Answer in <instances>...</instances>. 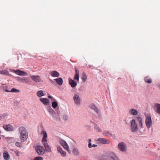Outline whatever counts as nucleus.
<instances>
[{
    "instance_id": "f257e3e1",
    "label": "nucleus",
    "mask_w": 160,
    "mask_h": 160,
    "mask_svg": "<svg viewBox=\"0 0 160 160\" xmlns=\"http://www.w3.org/2000/svg\"><path fill=\"white\" fill-rule=\"evenodd\" d=\"M138 123H139L138 126L139 127L141 128L142 127V119L141 117H137L135 120L132 119V120L131 123V128L132 132H136L138 130Z\"/></svg>"
},
{
    "instance_id": "f03ea898",
    "label": "nucleus",
    "mask_w": 160,
    "mask_h": 160,
    "mask_svg": "<svg viewBox=\"0 0 160 160\" xmlns=\"http://www.w3.org/2000/svg\"><path fill=\"white\" fill-rule=\"evenodd\" d=\"M18 130L20 133V138L21 141L23 142L26 141L28 138V133L25 128L21 126L19 128Z\"/></svg>"
},
{
    "instance_id": "7ed1b4c3",
    "label": "nucleus",
    "mask_w": 160,
    "mask_h": 160,
    "mask_svg": "<svg viewBox=\"0 0 160 160\" xmlns=\"http://www.w3.org/2000/svg\"><path fill=\"white\" fill-rule=\"evenodd\" d=\"M41 133L43 135V137L42 138V141L44 143L43 145L45 150L48 152L50 151L51 150V147L49 146L48 143H47V133L45 131L42 130V131Z\"/></svg>"
},
{
    "instance_id": "20e7f679",
    "label": "nucleus",
    "mask_w": 160,
    "mask_h": 160,
    "mask_svg": "<svg viewBox=\"0 0 160 160\" xmlns=\"http://www.w3.org/2000/svg\"><path fill=\"white\" fill-rule=\"evenodd\" d=\"M152 123L150 115L149 114H147L146 115L145 124L148 128H149L152 125Z\"/></svg>"
},
{
    "instance_id": "39448f33",
    "label": "nucleus",
    "mask_w": 160,
    "mask_h": 160,
    "mask_svg": "<svg viewBox=\"0 0 160 160\" xmlns=\"http://www.w3.org/2000/svg\"><path fill=\"white\" fill-rule=\"evenodd\" d=\"M35 149L38 155H42L44 153L45 150L43 147L41 146H36Z\"/></svg>"
},
{
    "instance_id": "423d86ee",
    "label": "nucleus",
    "mask_w": 160,
    "mask_h": 160,
    "mask_svg": "<svg viewBox=\"0 0 160 160\" xmlns=\"http://www.w3.org/2000/svg\"><path fill=\"white\" fill-rule=\"evenodd\" d=\"M118 149L122 152H126L127 150V146L123 142H121L118 144Z\"/></svg>"
},
{
    "instance_id": "0eeeda50",
    "label": "nucleus",
    "mask_w": 160,
    "mask_h": 160,
    "mask_svg": "<svg viewBox=\"0 0 160 160\" xmlns=\"http://www.w3.org/2000/svg\"><path fill=\"white\" fill-rule=\"evenodd\" d=\"M96 141L97 143L102 144H109L110 143V141L109 140L103 138H98Z\"/></svg>"
},
{
    "instance_id": "6e6552de",
    "label": "nucleus",
    "mask_w": 160,
    "mask_h": 160,
    "mask_svg": "<svg viewBox=\"0 0 160 160\" xmlns=\"http://www.w3.org/2000/svg\"><path fill=\"white\" fill-rule=\"evenodd\" d=\"M59 142L61 145L62 146L63 148L66 150L69 154H70L71 152L68 146V145L66 142L62 140H59Z\"/></svg>"
},
{
    "instance_id": "1a4fd4ad",
    "label": "nucleus",
    "mask_w": 160,
    "mask_h": 160,
    "mask_svg": "<svg viewBox=\"0 0 160 160\" xmlns=\"http://www.w3.org/2000/svg\"><path fill=\"white\" fill-rule=\"evenodd\" d=\"M13 71L15 73L19 76H25L27 75V72L19 69H18L16 70H13Z\"/></svg>"
},
{
    "instance_id": "9d476101",
    "label": "nucleus",
    "mask_w": 160,
    "mask_h": 160,
    "mask_svg": "<svg viewBox=\"0 0 160 160\" xmlns=\"http://www.w3.org/2000/svg\"><path fill=\"white\" fill-rule=\"evenodd\" d=\"M108 160H119L118 158L114 153L109 154L108 157Z\"/></svg>"
},
{
    "instance_id": "9b49d317",
    "label": "nucleus",
    "mask_w": 160,
    "mask_h": 160,
    "mask_svg": "<svg viewBox=\"0 0 160 160\" xmlns=\"http://www.w3.org/2000/svg\"><path fill=\"white\" fill-rule=\"evenodd\" d=\"M73 100L75 103L78 105L80 104V99L78 95L75 94L74 95L73 97Z\"/></svg>"
},
{
    "instance_id": "f8f14e48",
    "label": "nucleus",
    "mask_w": 160,
    "mask_h": 160,
    "mask_svg": "<svg viewBox=\"0 0 160 160\" xmlns=\"http://www.w3.org/2000/svg\"><path fill=\"white\" fill-rule=\"evenodd\" d=\"M18 81L20 82L28 83L29 78L27 77H18Z\"/></svg>"
},
{
    "instance_id": "ddd939ff",
    "label": "nucleus",
    "mask_w": 160,
    "mask_h": 160,
    "mask_svg": "<svg viewBox=\"0 0 160 160\" xmlns=\"http://www.w3.org/2000/svg\"><path fill=\"white\" fill-rule=\"evenodd\" d=\"M31 78L34 82H39L41 81V77L38 75H32L30 76Z\"/></svg>"
},
{
    "instance_id": "4468645a",
    "label": "nucleus",
    "mask_w": 160,
    "mask_h": 160,
    "mask_svg": "<svg viewBox=\"0 0 160 160\" xmlns=\"http://www.w3.org/2000/svg\"><path fill=\"white\" fill-rule=\"evenodd\" d=\"M3 128L5 130L9 131H12L13 129V127L10 125H4L3 126Z\"/></svg>"
},
{
    "instance_id": "2eb2a0df",
    "label": "nucleus",
    "mask_w": 160,
    "mask_h": 160,
    "mask_svg": "<svg viewBox=\"0 0 160 160\" xmlns=\"http://www.w3.org/2000/svg\"><path fill=\"white\" fill-rule=\"evenodd\" d=\"M57 149L58 151L60 152L62 157H64L66 156V152L65 151H63L62 148L60 147H58Z\"/></svg>"
},
{
    "instance_id": "dca6fc26",
    "label": "nucleus",
    "mask_w": 160,
    "mask_h": 160,
    "mask_svg": "<svg viewBox=\"0 0 160 160\" xmlns=\"http://www.w3.org/2000/svg\"><path fill=\"white\" fill-rule=\"evenodd\" d=\"M40 100L45 105H48L50 104L49 100L46 98H41L40 99Z\"/></svg>"
},
{
    "instance_id": "f3484780",
    "label": "nucleus",
    "mask_w": 160,
    "mask_h": 160,
    "mask_svg": "<svg viewBox=\"0 0 160 160\" xmlns=\"http://www.w3.org/2000/svg\"><path fill=\"white\" fill-rule=\"evenodd\" d=\"M75 74L74 77V80H76L78 82L79 78V72L76 68L75 69Z\"/></svg>"
},
{
    "instance_id": "a211bd4d",
    "label": "nucleus",
    "mask_w": 160,
    "mask_h": 160,
    "mask_svg": "<svg viewBox=\"0 0 160 160\" xmlns=\"http://www.w3.org/2000/svg\"><path fill=\"white\" fill-rule=\"evenodd\" d=\"M69 83L71 85V87L74 88L76 87L77 85V83L74 80L70 79L69 80Z\"/></svg>"
},
{
    "instance_id": "6ab92c4d",
    "label": "nucleus",
    "mask_w": 160,
    "mask_h": 160,
    "mask_svg": "<svg viewBox=\"0 0 160 160\" xmlns=\"http://www.w3.org/2000/svg\"><path fill=\"white\" fill-rule=\"evenodd\" d=\"M137 110L133 108H132L130 109L129 111V113L131 115L133 116H135L138 114Z\"/></svg>"
},
{
    "instance_id": "aec40b11",
    "label": "nucleus",
    "mask_w": 160,
    "mask_h": 160,
    "mask_svg": "<svg viewBox=\"0 0 160 160\" xmlns=\"http://www.w3.org/2000/svg\"><path fill=\"white\" fill-rule=\"evenodd\" d=\"M50 74L53 77H58L59 76V74L56 71H53L51 72Z\"/></svg>"
},
{
    "instance_id": "412c9836",
    "label": "nucleus",
    "mask_w": 160,
    "mask_h": 160,
    "mask_svg": "<svg viewBox=\"0 0 160 160\" xmlns=\"http://www.w3.org/2000/svg\"><path fill=\"white\" fill-rule=\"evenodd\" d=\"M54 80L57 83L60 85H61L63 83L62 79L61 78H56L54 79Z\"/></svg>"
},
{
    "instance_id": "4be33fe9",
    "label": "nucleus",
    "mask_w": 160,
    "mask_h": 160,
    "mask_svg": "<svg viewBox=\"0 0 160 160\" xmlns=\"http://www.w3.org/2000/svg\"><path fill=\"white\" fill-rule=\"evenodd\" d=\"M3 157L6 160H8L10 157L8 153L6 151L4 152L3 153Z\"/></svg>"
},
{
    "instance_id": "5701e85b",
    "label": "nucleus",
    "mask_w": 160,
    "mask_h": 160,
    "mask_svg": "<svg viewBox=\"0 0 160 160\" xmlns=\"http://www.w3.org/2000/svg\"><path fill=\"white\" fill-rule=\"evenodd\" d=\"M90 108L92 109L93 110L97 113H98V108L95 106L93 104H91L90 106Z\"/></svg>"
},
{
    "instance_id": "b1692460",
    "label": "nucleus",
    "mask_w": 160,
    "mask_h": 160,
    "mask_svg": "<svg viewBox=\"0 0 160 160\" xmlns=\"http://www.w3.org/2000/svg\"><path fill=\"white\" fill-rule=\"evenodd\" d=\"M72 152L74 155L78 156L79 155V152L77 148H74Z\"/></svg>"
},
{
    "instance_id": "393cba45",
    "label": "nucleus",
    "mask_w": 160,
    "mask_h": 160,
    "mask_svg": "<svg viewBox=\"0 0 160 160\" xmlns=\"http://www.w3.org/2000/svg\"><path fill=\"white\" fill-rule=\"evenodd\" d=\"M155 111L157 113L160 114V104H157L155 105Z\"/></svg>"
},
{
    "instance_id": "a878e982",
    "label": "nucleus",
    "mask_w": 160,
    "mask_h": 160,
    "mask_svg": "<svg viewBox=\"0 0 160 160\" xmlns=\"http://www.w3.org/2000/svg\"><path fill=\"white\" fill-rule=\"evenodd\" d=\"M81 79L82 80V82H85L87 80V78L86 74L85 73H83L82 74Z\"/></svg>"
},
{
    "instance_id": "bb28decb",
    "label": "nucleus",
    "mask_w": 160,
    "mask_h": 160,
    "mask_svg": "<svg viewBox=\"0 0 160 160\" xmlns=\"http://www.w3.org/2000/svg\"><path fill=\"white\" fill-rule=\"evenodd\" d=\"M144 81L148 83H150L152 82V80L148 76L145 77L144 79Z\"/></svg>"
},
{
    "instance_id": "cd10ccee",
    "label": "nucleus",
    "mask_w": 160,
    "mask_h": 160,
    "mask_svg": "<svg viewBox=\"0 0 160 160\" xmlns=\"http://www.w3.org/2000/svg\"><path fill=\"white\" fill-rule=\"evenodd\" d=\"M0 74L7 75L9 74V72L6 70H0Z\"/></svg>"
},
{
    "instance_id": "c85d7f7f",
    "label": "nucleus",
    "mask_w": 160,
    "mask_h": 160,
    "mask_svg": "<svg viewBox=\"0 0 160 160\" xmlns=\"http://www.w3.org/2000/svg\"><path fill=\"white\" fill-rule=\"evenodd\" d=\"M37 95L39 97H41L44 95L43 93V91L42 90H40L38 91L37 93Z\"/></svg>"
},
{
    "instance_id": "c756f323",
    "label": "nucleus",
    "mask_w": 160,
    "mask_h": 160,
    "mask_svg": "<svg viewBox=\"0 0 160 160\" xmlns=\"http://www.w3.org/2000/svg\"><path fill=\"white\" fill-rule=\"evenodd\" d=\"M48 110L50 114H54L55 113V112L50 107L48 108Z\"/></svg>"
},
{
    "instance_id": "7c9ffc66",
    "label": "nucleus",
    "mask_w": 160,
    "mask_h": 160,
    "mask_svg": "<svg viewBox=\"0 0 160 160\" xmlns=\"http://www.w3.org/2000/svg\"><path fill=\"white\" fill-rule=\"evenodd\" d=\"M58 105V103L54 101L52 102V106L53 108H56L57 107Z\"/></svg>"
},
{
    "instance_id": "2f4dec72",
    "label": "nucleus",
    "mask_w": 160,
    "mask_h": 160,
    "mask_svg": "<svg viewBox=\"0 0 160 160\" xmlns=\"http://www.w3.org/2000/svg\"><path fill=\"white\" fill-rule=\"evenodd\" d=\"M94 128L98 132H101V129L97 125H96L94 126Z\"/></svg>"
},
{
    "instance_id": "473e14b6",
    "label": "nucleus",
    "mask_w": 160,
    "mask_h": 160,
    "mask_svg": "<svg viewBox=\"0 0 160 160\" xmlns=\"http://www.w3.org/2000/svg\"><path fill=\"white\" fill-rule=\"evenodd\" d=\"M8 115L5 113L0 115V120L4 119Z\"/></svg>"
},
{
    "instance_id": "72a5a7b5",
    "label": "nucleus",
    "mask_w": 160,
    "mask_h": 160,
    "mask_svg": "<svg viewBox=\"0 0 160 160\" xmlns=\"http://www.w3.org/2000/svg\"><path fill=\"white\" fill-rule=\"evenodd\" d=\"M15 145L18 147L21 148L22 146V145L21 144V143L18 142H16L15 143Z\"/></svg>"
},
{
    "instance_id": "f704fd0d",
    "label": "nucleus",
    "mask_w": 160,
    "mask_h": 160,
    "mask_svg": "<svg viewBox=\"0 0 160 160\" xmlns=\"http://www.w3.org/2000/svg\"><path fill=\"white\" fill-rule=\"evenodd\" d=\"M34 160H43V158L40 157H38L34 158Z\"/></svg>"
},
{
    "instance_id": "c9c22d12",
    "label": "nucleus",
    "mask_w": 160,
    "mask_h": 160,
    "mask_svg": "<svg viewBox=\"0 0 160 160\" xmlns=\"http://www.w3.org/2000/svg\"><path fill=\"white\" fill-rule=\"evenodd\" d=\"M19 91V90L16 89L14 88H12L11 91V92H18Z\"/></svg>"
},
{
    "instance_id": "e433bc0d",
    "label": "nucleus",
    "mask_w": 160,
    "mask_h": 160,
    "mask_svg": "<svg viewBox=\"0 0 160 160\" xmlns=\"http://www.w3.org/2000/svg\"><path fill=\"white\" fill-rule=\"evenodd\" d=\"M14 152L17 156H19L20 152L19 151H14Z\"/></svg>"
},
{
    "instance_id": "4c0bfd02",
    "label": "nucleus",
    "mask_w": 160,
    "mask_h": 160,
    "mask_svg": "<svg viewBox=\"0 0 160 160\" xmlns=\"http://www.w3.org/2000/svg\"><path fill=\"white\" fill-rule=\"evenodd\" d=\"M91 139H89V144H88V147L90 148H92V143H91Z\"/></svg>"
},
{
    "instance_id": "58836bf2",
    "label": "nucleus",
    "mask_w": 160,
    "mask_h": 160,
    "mask_svg": "<svg viewBox=\"0 0 160 160\" xmlns=\"http://www.w3.org/2000/svg\"><path fill=\"white\" fill-rule=\"evenodd\" d=\"M63 119L65 120H68V117L66 115H64L63 116Z\"/></svg>"
},
{
    "instance_id": "ea45409f",
    "label": "nucleus",
    "mask_w": 160,
    "mask_h": 160,
    "mask_svg": "<svg viewBox=\"0 0 160 160\" xmlns=\"http://www.w3.org/2000/svg\"><path fill=\"white\" fill-rule=\"evenodd\" d=\"M48 98H51L52 99V100H55V99L53 98H52V97H51V96L50 95H49L48 96Z\"/></svg>"
},
{
    "instance_id": "a19ab883",
    "label": "nucleus",
    "mask_w": 160,
    "mask_h": 160,
    "mask_svg": "<svg viewBox=\"0 0 160 160\" xmlns=\"http://www.w3.org/2000/svg\"><path fill=\"white\" fill-rule=\"evenodd\" d=\"M5 92H10L11 91H9L8 89H6L5 90Z\"/></svg>"
},
{
    "instance_id": "79ce46f5",
    "label": "nucleus",
    "mask_w": 160,
    "mask_h": 160,
    "mask_svg": "<svg viewBox=\"0 0 160 160\" xmlns=\"http://www.w3.org/2000/svg\"><path fill=\"white\" fill-rule=\"evenodd\" d=\"M97 146V145L96 144H93L92 146V147H95Z\"/></svg>"
},
{
    "instance_id": "37998d69",
    "label": "nucleus",
    "mask_w": 160,
    "mask_h": 160,
    "mask_svg": "<svg viewBox=\"0 0 160 160\" xmlns=\"http://www.w3.org/2000/svg\"><path fill=\"white\" fill-rule=\"evenodd\" d=\"M1 139V137H0V139Z\"/></svg>"
}]
</instances>
